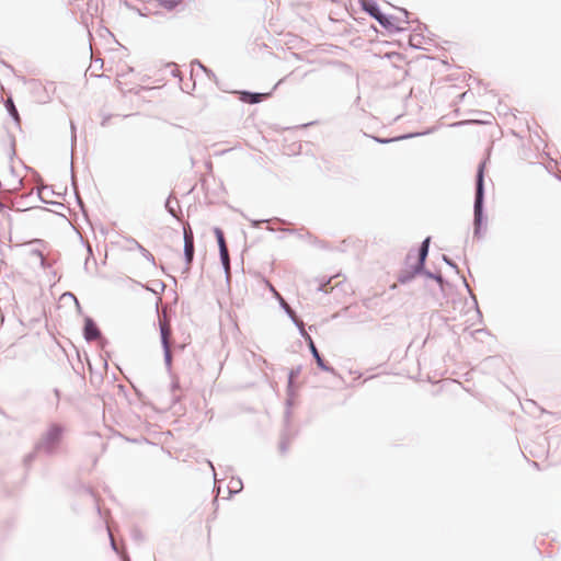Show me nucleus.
I'll return each mask as SVG.
<instances>
[{
	"mask_svg": "<svg viewBox=\"0 0 561 561\" xmlns=\"http://www.w3.org/2000/svg\"><path fill=\"white\" fill-rule=\"evenodd\" d=\"M488 159H483L477 167L474 178L473 198V238L482 239L488 229V216L485 213V167Z\"/></svg>",
	"mask_w": 561,
	"mask_h": 561,
	"instance_id": "obj_1",
	"label": "nucleus"
},
{
	"mask_svg": "<svg viewBox=\"0 0 561 561\" xmlns=\"http://www.w3.org/2000/svg\"><path fill=\"white\" fill-rule=\"evenodd\" d=\"M359 3L360 9L371 19L376 20L389 34H398L407 31L405 27L399 26V19L397 16L382 12L376 0H359Z\"/></svg>",
	"mask_w": 561,
	"mask_h": 561,
	"instance_id": "obj_2",
	"label": "nucleus"
},
{
	"mask_svg": "<svg viewBox=\"0 0 561 561\" xmlns=\"http://www.w3.org/2000/svg\"><path fill=\"white\" fill-rule=\"evenodd\" d=\"M414 249H411L404 259L405 268L401 270L398 274V282L402 285L409 284L417 276H424L425 265L415 260L413 264H410V260L413 257Z\"/></svg>",
	"mask_w": 561,
	"mask_h": 561,
	"instance_id": "obj_3",
	"label": "nucleus"
},
{
	"mask_svg": "<svg viewBox=\"0 0 561 561\" xmlns=\"http://www.w3.org/2000/svg\"><path fill=\"white\" fill-rule=\"evenodd\" d=\"M301 373V366L293 367L287 375V398H286V410H285V419L288 420L290 417V410L289 408L295 404L298 390H299V383L296 381V379L299 377Z\"/></svg>",
	"mask_w": 561,
	"mask_h": 561,
	"instance_id": "obj_4",
	"label": "nucleus"
},
{
	"mask_svg": "<svg viewBox=\"0 0 561 561\" xmlns=\"http://www.w3.org/2000/svg\"><path fill=\"white\" fill-rule=\"evenodd\" d=\"M284 80L285 79H280L267 93L254 92L249 90H236L234 94H237L238 100L244 104H259L263 100L271 98L273 95V92L278 88L280 83H283Z\"/></svg>",
	"mask_w": 561,
	"mask_h": 561,
	"instance_id": "obj_5",
	"label": "nucleus"
},
{
	"mask_svg": "<svg viewBox=\"0 0 561 561\" xmlns=\"http://www.w3.org/2000/svg\"><path fill=\"white\" fill-rule=\"evenodd\" d=\"M213 231H214V234H215V238H216V241L218 244V249H219V260H220L222 268L226 273V277L228 279L229 278V268H230V256H229V251H228L226 239H225V233H224L222 229L219 227H214Z\"/></svg>",
	"mask_w": 561,
	"mask_h": 561,
	"instance_id": "obj_6",
	"label": "nucleus"
},
{
	"mask_svg": "<svg viewBox=\"0 0 561 561\" xmlns=\"http://www.w3.org/2000/svg\"><path fill=\"white\" fill-rule=\"evenodd\" d=\"M306 343L313 360L317 364V367L324 373H329L333 376H336V369L324 359L323 355L317 348L313 339L311 336L306 337Z\"/></svg>",
	"mask_w": 561,
	"mask_h": 561,
	"instance_id": "obj_7",
	"label": "nucleus"
},
{
	"mask_svg": "<svg viewBox=\"0 0 561 561\" xmlns=\"http://www.w3.org/2000/svg\"><path fill=\"white\" fill-rule=\"evenodd\" d=\"M83 339L90 343L95 341L96 339L102 337L104 343H107L106 339L102 336V332L95 322V320L90 316H84L83 319V328H82Z\"/></svg>",
	"mask_w": 561,
	"mask_h": 561,
	"instance_id": "obj_8",
	"label": "nucleus"
},
{
	"mask_svg": "<svg viewBox=\"0 0 561 561\" xmlns=\"http://www.w3.org/2000/svg\"><path fill=\"white\" fill-rule=\"evenodd\" d=\"M417 26L409 37V45L414 49H425L423 44L426 43L424 31H428V26L421 21L416 20Z\"/></svg>",
	"mask_w": 561,
	"mask_h": 561,
	"instance_id": "obj_9",
	"label": "nucleus"
},
{
	"mask_svg": "<svg viewBox=\"0 0 561 561\" xmlns=\"http://www.w3.org/2000/svg\"><path fill=\"white\" fill-rule=\"evenodd\" d=\"M160 328V343L163 352V360L167 370L170 373L172 369V355L168 341V332L164 324H159Z\"/></svg>",
	"mask_w": 561,
	"mask_h": 561,
	"instance_id": "obj_10",
	"label": "nucleus"
},
{
	"mask_svg": "<svg viewBox=\"0 0 561 561\" xmlns=\"http://www.w3.org/2000/svg\"><path fill=\"white\" fill-rule=\"evenodd\" d=\"M442 260H443V262H444L446 265H448L449 267H451V268L456 272V274H458V275H460V276L462 277L463 286H465V288L467 289V291H468V294H469L470 298L472 299V301H473L474 306L478 308V299H477V296H476V295L473 294V291L471 290V288H470V286H469L468 282L466 280V278L460 274V270H459L458 265L456 264V262H455L451 257H449L448 255H446V254H443V255H442Z\"/></svg>",
	"mask_w": 561,
	"mask_h": 561,
	"instance_id": "obj_11",
	"label": "nucleus"
},
{
	"mask_svg": "<svg viewBox=\"0 0 561 561\" xmlns=\"http://www.w3.org/2000/svg\"><path fill=\"white\" fill-rule=\"evenodd\" d=\"M194 256H195V243L186 242V244H184V249H183V259H184L185 265L183 267L182 274L190 273L193 261H194Z\"/></svg>",
	"mask_w": 561,
	"mask_h": 561,
	"instance_id": "obj_12",
	"label": "nucleus"
},
{
	"mask_svg": "<svg viewBox=\"0 0 561 561\" xmlns=\"http://www.w3.org/2000/svg\"><path fill=\"white\" fill-rule=\"evenodd\" d=\"M3 105L8 112V115L12 118L14 124L21 129V116L14 104L13 98L10 95L7 100L3 101Z\"/></svg>",
	"mask_w": 561,
	"mask_h": 561,
	"instance_id": "obj_13",
	"label": "nucleus"
},
{
	"mask_svg": "<svg viewBox=\"0 0 561 561\" xmlns=\"http://www.w3.org/2000/svg\"><path fill=\"white\" fill-rule=\"evenodd\" d=\"M432 237H426L416 249V261L423 263L426 266V261L430 253Z\"/></svg>",
	"mask_w": 561,
	"mask_h": 561,
	"instance_id": "obj_14",
	"label": "nucleus"
},
{
	"mask_svg": "<svg viewBox=\"0 0 561 561\" xmlns=\"http://www.w3.org/2000/svg\"><path fill=\"white\" fill-rule=\"evenodd\" d=\"M164 208L170 216L179 220V213H181L180 202L174 198L172 193L167 197Z\"/></svg>",
	"mask_w": 561,
	"mask_h": 561,
	"instance_id": "obj_15",
	"label": "nucleus"
},
{
	"mask_svg": "<svg viewBox=\"0 0 561 561\" xmlns=\"http://www.w3.org/2000/svg\"><path fill=\"white\" fill-rule=\"evenodd\" d=\"M126 241L131 244L135 249H137L140 254L152 264V266H157L154 256L142 245L140 244L135 238L129 237L126 239Z\"/></svg>",
	"mask_w": 561,
	"mask_h": 561,
	"instance_id": "obj_16",
	"label": "nucleus"
},
{
	"mask_svg": "<svg viewBox=\"0 0 561 561\" xmlns=\"http://www.w3.org/2000/svg\"><path fill=\"white\" fill-rule=\"evenodd\" d=\"M424 277L436 282L442 291H445V288L450 286V283L446 278H444L439 272H432L426 267L424 272Z\"/></svg>",
	"mask_w": 561,
	"mask_h": 561,
	"instance_id": "obj_17",
	"label": "nucleus"
},
{
	"mask_svg": "<svg viewBox=\"0 0 561 561\" xmlns=\"http://www.w3.org/2000/svg\"><path fill=\"white\" fill-rule=\"evenodd\" d=\"M135 284L141 286L142 288H145L146 290L157 295V296H160L162 295V293L164 291L165 289V284L162 282V280H154L152 283V286H149V285H145V284H141L140 282H137V280H133Z\"/></svg>",
	"mask_w": 561,
	"mask_h": 561,
	"instance_id": "obj_18",
	"label": "nucleus"
},
{
	"mask_svg": "<svg viewBox=\"0 0 561 561\" xmlns=\"http://www.w3.org/2000/svg\"><path fill=\"white\" fill-rule=\"evenodd\" d=\"M279 307L285 311V313L290 318V320L294 322L296 327H299L298 324V318L296 316V311L285 301V299L280 296H276Z\"/></svg>",
	"mask_w": 561,
	"mask_h": 561,
	"instance_id": "obj_19",
	"label": "nucleus"
},
{
	"mask_svg": "<svg viewBox=\"0 0 561 561\" xmlns=\"http://www.w3.org/2000/svg\"><path fill=\"white\" fill-rule=\"evenodd\" d=\"M433 130L432 129H426L425 131H412V133H407V134H402V135H399V136H394L396 138H398V141L399 140H404V139H412V138H415V137H419V136H424V135H428L431 134Z\"/></svg>",
	"mask_w": 561,
	"mask_h": 561,
	"instance_id": "obj_20",
	"label": "nucleus"
},
{
	"mask_svg": "<svg viewBox=\"0 0 561 561\" xmlns=\"http://www.w3.org/2000/svg\"><path fill=\"white\" fill-rule=\"evenodd\" d=\"M183 239H184V244H186V242L194 243V233L188 224L183 226Z\"/></svg>",
	"mask_w": 561,
	"mask_h": 561,
	"instance_id": "obj_21",
	"label": "nucleus"
},
{
	"mask_svg": "<svg viewBox=\"0 0 561 561\" xmlns=\"http://www.w3.org/2000/svg\"><path fill=\"white\" fill-rule=\"evenodd\" d=\"M193 65H197V66H198V67H199L204 72H205V75H206L209 79H214V80H216V75L214 73V71H213L210 68H208V67H206L205 65H203V64L201 62V60H198V59H194V60H193Z\"/></svg>",
	"mask_w": 561,
	"mask_h": 561,
	"instance_id": "obj_22",
	"label": "nucleus"
},
{
	"mask_svg": "<svg viewBox=\"0 0 561 561\" xmlns=\"http://www.w3.org/2000/svg\"><path fill=\"white\" fill-rule=\"evenodd\" d=\"M371 138L376 142L381 144V145H386V144H391V142L398 141V138H396V137L383 138V137H379V136H373Z\"/></svg>",
	"mask_w": 561,
	"mask_h": 561,
	"instance_id": "obj_23",
	"label": "nucleus"
},
{
	"mask_svg": "<svg viewBox=\"0 0 561 561\" xmlns=\"http://www.w3.org/2000/svg\"><path fill=\"white\" fill-rule=\"evenodd\" d=\"M329 284H330V279H328V280H320L319 285L317 287V291L328 294L329 293V289H328V285Z\"/></svg>",
	"mask_w": 561,
	"mask_h": 561,
	"instance_id": "obj_24",
	"label": "nucleus"
},
{
	"mask_svg": "<svg viewBox=\"0 0 561 561\" xmlns=\"http://www.w3.org/2000/svg\"><path fill=\"white\" fill-rule=\"evenodd\" d=\"M122 3H123L126 8L130 9V10H135V11H137V13H138L139 15H141V16H147V13H144L140 9L135 8V7L130 3V1H128V0H122Z\"/></svg>",
	"mask_w": 561,
	"mask_h": 561,
	"instance_id": "obj_25",
	"label": "nucleus"
},
{
	"mask_svg": "<svg viewBox=\"0 0 561 561\" xmlns=\"http://www.w3.org/2000/svg\"><path fill=\"white\" fill-rule=\"evenodd\" d=\"M298 324L299 334L306 341V337L310 336V334L305 330V323L300 319H298Z\"/></svg>",
	"mask_w": 561,
	"mask_h": 561,
	"instance_id": "obj_26",
	"label": "nucleus"
},
{
	"mask_svg": "<svg viewBox=\"0 0 561 561\" xmlns=\"http://www.w3.org/2000/svg\"><path fill=\"white\" fill-rule=\"evenodd\" d=\"M65 295H67V296L71 297V298H73V300H75V302H76L77 311H78L79 313H82V308H81L80 302H79V300L77 299V297H76L72 293H70V291L66 293Z\"/></svg>",
	"mask_w": 561,
	"mask_h": 561,
	"instance_id": "obj_27",
	"label": "nucleus"
},
{
	"mask_svg": "<svg viewBox=\"0 0 561 561\" xmlns=\"http://www.w3.org/2000/svg\"><path fill=\"white\" fill-rule=\"evenodd\" d=\"M398 10H399L401 13H403V14H404V20H403V22H404V23H408V24L412 23V21L409 19V14H410V13H409V11H408L405 8H398Z\"/></svg>",
	"mask_w": 561,
	"mask_h": 561,
	"instance_id": "obj_28",
	"label": "nucleus"
},
{
	"mask_svg": "<svg viewBox=\"0 0 561 561\" xmlns=\"http://www.w3.org/2000/svg\"><path fill=\"white\" fill-rule=\"evenodd\" d=\"M10 140H11V154H10V158L12 159L15 156V149H14L15 138H14L13 135H10Z\"/></svg>",
	"mask_w": 561,
	"mask_h": 561,
	"instance_id": "obj_29",
	"label": "nucleus"
},
{
	"mask_svg": "<svg viewBox=\"0 0 561 561\" xmlns=\"http://www.w3.org/2000/svg\"><path fill=\"white\" fill-rule=\"evenodd\" d=\"M267 222V219L251 220L252 227L259 228L262 224Z\"/></svg>",
	"mask_w": 561,
	"mask_h": 561,
	"instance_id": "obj_30",
	"label": "nucleus"
},
{
	"mask_svg": "<svg viewBox=\"0 0 561 561\" xmlns=\"http://www.w3.org/2000/svg\"><path fill=\"white\" fill-rule=\"evenodd\" d=\"M32 254L35 255V256H38L41 259V261L43 262L44 254H43V252L39 249L32 250Z\"/></svg>",
	"mask_w": 561,
	"mask_h": 561,
	"instance_id": "obj_31",
	"label": "nucleus"
},
{
	"mask_svg": "<svg viewBox=\"0 0 561 561\" xmlns=\"http://www.w3.org/2000/svg\"><path fill=\"white\" fill-rule=\"evenodd\" d=\"M70 127H71V141H72V145H73L75 141H76V126H75V124L72 122L70 124Z\"/></svg>",
	"mask_w": 561,
	"mask_h": 561,
	"instance_id": "obj_32",
	"label": "nucleus"
},
{
	"mask_svg": "<svg viewBox=\"0 0 561 561\" xmlns=\"http://www.w3.org/2000/svg\"><path fill=\"white\" fill-rule=\"evenodd\" d=\"M425 32L427 33V35H425V37H426V43H428V42H433V41H434V39H433L434 34H433L432 32H430V30H428V31H425Z\"/></svg>",
	"mask_w": 561,
	"mask_h": 561,
	"instance_id": "obj_33",
	"label": "nucleus"
},
{
	"mask_svg": "<svg viewBox=\"0 0 561 561\" xmlns=\"http://www.w3.org/2000/svg\"><path fill=\"white\" fill-rule=\"evenodd\" d=\"M94 64H99V68L103 67V61L101 59H96L95 61H92L90 65V68H93Z\"/></svg>",
	"mask_w": 561,
	"mask_h": 561,
	"instance_id": "obj_34",
	"label": "nucleus"
},
{
	"mask_svg": "<svg viewBox=\"0 0 561 561\" xmlns=\"http://www.w3.org/2000/svg\"><path fill=\"white\" fill-rule=\"evenodd\" d=\"M76 198H77V203H78L80 209L83 211L84 210V203L78 196Z\"/></svg>",
	"mask_w": 561,
	"mask_h": 561,
	"instance_id": "obj_35",
	"label": "nucleus"
},
{
	"mask_svg": "<svg viewBox=\"0 0 561 561\" xmlns=\"http://www.w3.org/2000/svg\"><path fill=\"white\" fill-rule=\"evenodd\" d=\"M108 119H110V116L104 117V118H103V121H102V123H101V125H102V126H105V125L107 124V121H108Z\"/></svg>",
	"mask_w": 561,
	"mask_h": 561,
	"instance_id": "obj_36",
	"label": "nucleus"
},
{
	"mask_svg": "<svg viewBox=\"0 0 561 561\" xmlns=\"http://www.w3.org/2000/svg\"><path fill=\"white\" fill-rule=\"evenodd\" d=\"M4 209H5V206H4V204L0 201V211H2V213H3V211H4Z\"/></svg>",
	"mask_w": 561,
	"mask_h": 561,
	"instance_id": "obj_37",
	"label": "nucleus"
},
{
	"mask_svg": "<svg viewBox=\"0 0 561 561\" xmlns=\"http://www.w3.org/2000/svg\"><path fill=\"white\" fill-rule=\"evenodd\" d=\"M283 231L288 232V233H295L296 232L295 229H284Z\"/></svg>",
	"mask_w": 561,
	"mask_h": 561,
	"instance_id": "obj_38",
	"label": "nucleus"
},
{
	"mask_svg": "<svg viewBox=\"0 0 561 561\" xmlns=\"http://www.w3.org/2000/svg\"><path fill=\"white\" fill-rule=\"evenodd\" d=\"M337 317H339V313H334V314H332V319H335V318H337Z\"/></svg>",
	"mask_w": 561,
	"mask_h": 561,
	"instance_id": "obj_39",
	"label": "nucleus"
},
{
	"mask_svg": "<svg viewBox=\"0 0 561 561\" xmlns=\"http://www.w3.org/2000/svg\"><path fill=\"white\" fill-rule=\"evenodd\" d=\"M559 180L561 181V178H559Z\"/></svg>",
	"mask_w": 561,
	"mask_h": 561,
	"instance_id": "obj_40",
	"label": "nucleus"
}]
</instances>
